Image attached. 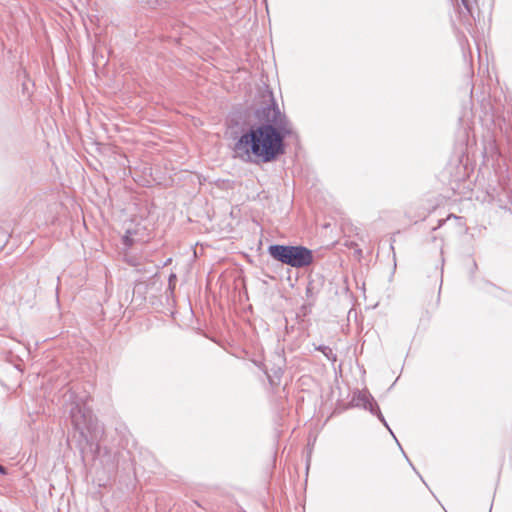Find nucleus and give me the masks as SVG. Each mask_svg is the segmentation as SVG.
I'll return each instance as SVG.
<instances>
[{"mask_svg":"<svg viewBox=\"0 0 512 512\" xmlns=\"http://www.w3.org/2000/svg\"><path fill=\"white\" fill-rule=\"evenodd\" d=\"M261 82L263 86L258 85V159L267 163L285 153L284 139L295 132L269 86L263 79Z\"/></svg>","mask_w":512,"mask_h":512,"instance_id":"1","label":"nucleus"},{"mask_svg":"<svg viewBox=\"0 0 512 512\" xmlns=\"http://www.w3.org/2000/svg\"><path fill=\"white\" fill-rule=\"evenodd\" d=\"M268 252L275 260L295 268H303L313 262L312 251L304 246L274 244L268 247Z\"/></svg>","mask_w":512,"mask_h":512,"instance_id":"2","label":"nucleus"},{"mask_svg":"<svg viewBox=\"0 0 512 512\" xmlns=\"http://www.w3.org/2000/svg\"><path fill=\"white\" fill-rule=\"evenodd\" d=\"M240 118L238 115H233L229 121V133L237 142L234 145L235 157L240 158L246 162H253L256 156V128L251 126L248 130L241 128L240 131L235 130L233 125L235 119Z\"/></svg>","mask_w":512,"mask_h":512,"instance_id":"3","label":"nucleus"},{"mask_svg":"<svg viewBox=\"0 0 512 512\" xmlns=\"http://www.w3.org/2000/svg\"><path fill=\"white\" fill-rule=\"evenodd\" d=\"M71 421L74 429L79 433L81 441H93L98 430V423L91 409L85 404H76L71 409Z\"/></svg>","mask_w":512,"mask_h":512,"instance_id":"4","label":"nucleus"},{"mask_svg":"<svg viewBox=\"0 0 512 512\" xmlns=\"http://www.w3.org/2000/svg\"><path fill=\"white\" fill-rule=\"evenodd\" d=\"M353 402L357 407H362L365 410H368L371 414L376 415L378 419L387 426V422L382 415L378 404L368 391H359L358 394L354 396Z\"/></svg>","mask_w":512,"mask_h":512,"instance_id":"5","label":"nucleus"},{"mask_svg":"<svg viewBox=\"0 0 512 512\" xmlns=\"http://www.w3.org/2000/svg\"><path fill=\"white\" fill-rule=\"evenodd\" d=\"M323 354L328 360L332 362H335L337 360L336 354L329 346H323Z\"/></svg>","mask_w":512,"mask_h":512,"instance_id":"6","label":"nucleus"},{"mask_svg":"<svg viewBox=\"0 0 512 512\" xmlns=\"http://www.w3.org/2000/svg\"><path fill=\"white\" fill-rule=\"evenodd\" d=\"M122 241L126 247H131L133 245V239L130 237L129 231L123 236Z\"/></svg>","mask_w":512,"mask_h":512,"instance_id":"7","label":"nucleus"},{"mask_svg":"<svg viewBox=\"0 0 512 512\" xmlns=\"http://www.w3.org/2000/svg\"><path fill=\"white\" fill-rule=\"evenodd\" d=\"M476 0H461L463 6L468 10L470 11L471 10V6L473 3H475Z\"/></svg>","mask_w":512,"mask_h":512,"instance_id":"8","label":"nucleus"},{"mask_svg":"<svg viewBox=\"0 0 512 512\" xmlns=\"http://www.w3.org/2000/svg\"><path fill=\"white\" fill-rule=\"evenodd\" d=\"M257 367H258V368H260V369H263V370H264V372L267 374L268 378L270 379L271 383H273V380L270 378V375L268 374L267 367H266L264 364H263V366H262V365H260V363H259V362H258V364H257Z\"/></svg>","mask_w":512,"mask_h":512,"instance_id":"9","label":"nucleus"},{"mask_svg":"<svg viewBox=\"0 0 512 512\" xmlns=\"http://www.w3.org/2000/svg\"><path fill=\"white\" fill-rule=\"evenodd\" d=\"M0 474H2V475L7 474V469L4 466H2L1 464H0Z\"/></svg>","mask_w":512,"mask_h":512,"instance_id":"10","label":"nucleus"},{"mask_svg":"<svg viewBox=\"0 0 512 512\" xmlns=\"http://www.w3.org/2000/svg\"><path fill=\"white\" fill-rule=\"evenodd\" d=\"M323 346L324 345H321V346L317 347V350H319V351H321L323 353Z\"/></svg>","mask_w":512,"mask_h":512,"instance_id":"11","label":"nucleus"},{"mask_svg":"<svg viewBox=\"0 0 512 512\" xmlns=\"http://www.w3.org/2000/svg\"><path fill=\"white\" fill-rule=\"evenodd\" d=\"M279 373H280V368L278 369V371H275L276 378H279V375H278Z\"/></svg>","mask_w":512,"mask_h":512,"instance_id":"12","label":"nucleus"},{"mask_svg":"<svg viewBox=\"0 0 512 512\" xmlns=\"http://www.w3.org/2000/svg\"><path fill=\"white\" fill-rule=\"evenodd\" d=\"M451 217H454V219H457V216H454V215H449L448 218L446 220H449Z\"/></svg>","mask_w":512,"mask_h":512,"instance_id":"13","label":"nucleus"},{"mask_svg":"<svg viewBox=\"0 0 512 512\" xmlns=\"http://www.w3.org/2000/svg\"><path fill=\"white\" fill-rule=\"evenodd\" d=\"M384 426L386 427V425H384ZM387 428L389 429L390 434H393L392 429H390L388 425H387Z\"/></svg>","mask_w":512,"mask_h":512,"instance_id":"14","label":"nucleus"},{"mask_svg":"<svg viewBox=\"0 0 512 512\" xmlns=\"http://www.w3.org/2000/svg\"><path fill=\"white\" fill-rule=\"evenodd\" d=\"M384 426L386 427V425H384ZM387 428L389 429L390 434H393L392 429H390L388 425H387Z\"/></svg>","mask_w":512,"mask_h":512,"instance_id":"15","label":"nucleus"},{"mask_svg":"<svg viewBox=\"0 0 512 512\" xmlns=\"http://www.w3.org/2000/svg\"><path fill=\"white\" fill-rule=\"evenodd\" d=\"M446 220H441L439 223V226H442V223H444Z\"/></svg>","mask_w":512,"mask_h":512,"instance_id":"16","label":"nucleus"},{"mask_svg":"<svg viewBox=\"0 0 512 512\" xmlns=\"http://www.w3.org/2000/svg\"><path fill=\"white\" fill-rule=\"evenodd\" d=\"M264 2L267 4L266 0H264ZM266 9L268 10V6L266 5Z\"/></svg>","mask_w":512,"mask_h":512,"instance_id":"17","label":"nucleus"}]
</instances>
